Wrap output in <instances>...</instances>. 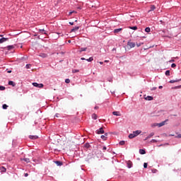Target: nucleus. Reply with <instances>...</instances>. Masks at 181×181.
I'll list each match as a JSON object with an SVG mask.
<instances>
[{"instance_id": "obj_1", "label": "nucleus", "mask_w": 181, "mask_h": 181, "mask_svg": "<svg viewBox=\"0 0 181 181\" xmlns=\"http://www.w3.org/2000/svg\"><path fill=\"white\" fill-rule=\"evenodd\" d=\"M33 86H34V87H37L38 88H43L42 83H37L35 82V83H33Z\"/></svg>"}, {"instance_id": "obj_2", "label": "nucleus", "mask_w": 181, "mask_h": 181, "mask_svg": "<svg viewBox=\"0 0 181 181\" xmlns=\"http://www.w3.org/2000/svg\"><path fill=\"white\" fill-rule=\"evenodd\" d=\"M96 133L100 135L101 134H104V129L103 127H100L99 129L96 131Z\"/></svg>"}, {"instance_id": "obj_3", "label": "nucleus", "mask_w": 181, "mask_h": 181, "mask_svg": "<svg viewBox=\"0 0 181 181\" xmlns=\"http://www.w3.org/2000/svg\"><path fill=\"white\" fill-rule=\"evenodd\" d=\"M127 46H129V47H131V49H132V47H135V42H128Z\"/></svg>"}, {"instance_id": "obj_4", "label": "nucleus", "mask_w": 181, "mask_h": 181, "mask_svg": "<svg viewBox=\"0 0 181 181\" xmlns=\"http://www.w3.org/2000/svg\"><path fill=\"white\" fill-rule=\"evenodd\" d=\"M168 121V119H166L164 122H162L160 123L157 124V127H159V128H160V127H163V125H165V124H166V122Z\"/></svg>"}, {"instance_id": "obj_5", "label": "nucleus", "mask_w": 181, "mask_h": 181, "mask_svg": "<svg viewBox=\"0 0 181 181\" xmlns=\"http://www.w3.org/2000/svg\"><path fill=\"white\" fill-rule=\"evenodd\" d=\"M127 168L129 169H131V168H132V161L131 160L127 161Z\"/></svg>"}, {"instance_id": "obj_6", "label": "nucleus", "mask_w": 181, "mask_h": 181, "mask_svg": "<svg viewBox=\"0 0 181 181\" xmlns=\"http://www.w3.org/2000/svg\"><path fill=\"white\" fill-rule=\"evenodd\" d=\"M78 29H80V27H75V28H72L71 30V33H73L74 32H77V30H78Z\"/></svg>"}, {"instance_id": "obj_7", "label": "nucleus", "mask_w": 181, "mask_h": 181, "mask_svg": "<svg viewBox=\"0 0 181 181\" xmlns=\"http://www.w3.org/2000/svg\"><path fill=\"white\" fill-rule=\"evenodd\" d=\"M142 131L141 130H136L133 132V134H134V135H136V136H138V135H139V134H141Z\"/></svg>"}, {"instance_id": "obj_8", "label": "nucleus", "mask_w": 181, "mask_h": 181, "mask_svg": "<svg viewBox=\"0 0 181 181\" xmlns=\"http://www.w3.org/2000/svg\"><path fill=\"white\" fill-rule=\"evenodd\" d=\"M6 40H8V38L6 37H2L0 39V45L2 43H4V42H6Z\"/></svg>"}, {"instance_id": "obj_9", "label": "nucleus", "mask_w": 181, "mask_h": 181, "mask_svg": "<svg viewBox=\"0 0 181 181\" xmlns=\"http://www.w3.org/2000/svg\"><path fill=\"white\" fill-rule=\"evenodd\" d=\"M155 9H156V6H155V5L151 6V8H150V10L148 11V13L152 12V11H155Z\"/></svg>"}, {"instance_id": "obj_10", "label": "nucleus", "mask_w": 181, "mask_h": 181, "mask_svg": "<svg viewBox=\"0 0 181 181\" xmlns=\"http://www.w3.org/2000/svg\"><path fill=\"white\" fill-rule=\"evenodd\" d=\"M113 115H115L116 117H121V114H119V112L115 111L112 112Z\"/></svg>"}, {"instance_id": "obj_11", "label": "nucleus", "mask_w": 181, "mask_h": 181, "mask_svg": "<svg viewBox=\"0 0 181 181\" xmlns=\"http://www.w3.org/2000/svg\"><path fill=\"white\" fill-rule=\"evenodd\" d=\"M136 136L135 134H134V132L129 135V139H133V138H136Z\"/></svg>"}, {"instance_id": "obj_12", "label": "nucleus", "mask_w": 181, "mask_h": 181, "mask_svg": "<svg viewBox=\"0 0 181 181\" xmlns=\"http://www.w3.org/2000/svg\"><path fill=\"white\" fill-rule=\"evenodd\" d=\"M153 135H155L154 132L151 133L146 139L145 141H146V139H149V138H152V136H153Z\"/></svg>"}, {"instance_id": "obj_13", "label": "nucleus", "mask_w": 181, "mask_h": 181, "mask_svg": "<svg viewBox=\"0 0 181 181\" xmlns=\"http://www.w3.org/2000/svg\"><path fill=\"white\" fill-rule=\"evenodd\" d=\"M8 86H12V87H15V86H16V84L15 83V82L10 81H8Z\"/></svg>"}, {"instance_id": "obj_14", "label": "nucleus", "mask_w": 181, "mask_h": 181, "mask_svg": "<svg viewBox=\"0 0 181 181\" xmlns=\"http://www.w3.org/2000/svg\"><path fill=\"white\" fill-rule=\"evenodd\" d=\"M122 30V28H117L114 30V33H119Z\"/></svg>"}, {"instance_id": "obj_15", "label": "nucleus", "mask_w": 181, "mask_h": 181, "mask_svg": "<svg viewBox=\"0 0 181 181\" xmlns=\"http://www.w3.org/2000/svg\"><path fill=\"white\" fill-rule=\"evenodd\" d=\"M145 100H146L147 101H152V100H153V97L152 96H147Z\"/></svg>"}, {"instance_id": "obj_16", "label": "nucleus", "mask_w": 181, "mask_h": 181, "mask_svg": "<svg viewBox=\"0 0 181 181\" xmlns=\"http://www.w3.org/2000/svg\"><path fill=\"white\" fill-rule=\"evenodd\" d=\"M29 138H30V139H37V138H39V136H33V135H30Z\"/></svg>"}, {"instance_id": "obj_17", "label": "nucleus", "mask_w": 181, "mask_h": 181, "mask_svg": "<svg viewBox=\"0 0 181 181\" xmlns=\"http://www.w3.org/2000/svg\"><path fill=\"white\" fill-rule=\"evenodd\" d=\"M139 153L140 155H145V153H146V151H145V150L144 149H139Z\"/></svg>"}, {"instance_id": "obj_18", "label": "nucleus", "mask_w": 181, "mask_h": 181, "mask_svg": "<svg viewBox=\"0 0 181 181\" xmlns=\"http://www.w3.org/2000/svg\"><path fill=\"white\" fill-rule=\"evenodd\" d=\"M0 170L1 172H3L4 173H5V172H6V168L4 166L0 167Z\"/></svg>"}, {"instance_id": "obj_19", "label": "nucleus", "mask_w": 181, "mask_h": 181, "mask_svg": "<svg viewBox=\"0 0 181 181\" xmlns=\"http://www.w3.org/2000/svg\"><path fill=\"white\" fill-rule=\"evenodd\" d=\"M40 57H42L43 59L47 57V54L45 53H41L40 54Z\"/></svg>"}, {"instance_id": "obj_20", "label": "nucleus", "mask_w": 181, "mask_h": 181, "mask_svg": "<svg viewBox=\"0 0 181 181\" xmlns=\"http://www.w3.org/2000/svg\"><path fill=\"white\" fill-rule=\"evenodd\" d=\"M23 160H24V162H26V163H29L30 162V159H29L28 158H25L23 159Z\"/></svg>"}, {"instance_id": "obj_21", "label": "nucleus", "mask_w": 181, "mask_h": 181, "mask_svg": "<svg viewBox=\"0 0 181 181\" xmlns=\"http://www.w3.org/2000/svg\"><path fill=\"white\" fill-rule=\"evenodd\" d=\"M15 46L13 45H8L7 46L8 50H12V49H14Z\"/></svg>"}, {"instance_id": "obj_22", "label": "nucleus", "mask_w": 181, "mask_h": 181, "mask_svg": "<svg viewBox=\"0 0 181 181\" xmlns=\"http://www.w3.org/2000/svg\"><path fill=\"white\" fill-rule=\"evenodd\" d=\"M87 50V47H81L80 48V50L79 52H86Z\"/></svg>"}, {"instance_id": "obj_23", "label": "nucleus", "mask_w": 181, "mask_h": 181, "mask_svg": "<svg viewBox=\"0 0 181 181\" xmlns=\"http://www.w3.org/2000/svg\"><path fill=\"white\" fill-rule=\"evenodd\" d=\"M86 62H93V60H94V58L93 57H90L88 59H86Z\"/></svg>"}, {"instance_id": "obj_24", "label": "nucleus", "mask_w": 181, "mask_h": 181, "mask_svg": "<svg viewBox=\"0 0 181 181\" xmlns=\"http://www.w3.org/2000/svg\"><path fill=\"white\" fill-rule=\"evenodd\" d=\"M145 32H146V33H149V32H151V28H149V27L146 28Z\"/></svg>"}, {"instance_id": "obj_25", "label": "nucleus", "mask_w": 181, "mask_h": 181, "mask_svg": "<svg viewBox=\"0 0 181 181\" xmlns=\"http://www.w3.org/2000/svg\"><path fill=\"white\" fill-rule=\"evenodd\" d=\"M129 29H132V30H136L138 29L137 26H132V27H129Z\"/></svg>"}, {"instance_id": "obj_26", "label": "nucleus", "mask_w": 181, "mask_h": 181, "mask_svg": "<svg viewBox=\"0 0 181 181\" xmlns=\"http://www.w3.org/2000/svg\"><path fill=\"white\" fill-rule=\"evenodd\" d=\"M55 163L57 165V166H62L63 165V163H62L60 161H56Z\"/></svg>"}, {"instance_id": "obj_27", "label": "nucleus", "mask_w": 181, "mask_h": 181, "mask_svg": "<svg viewBox=\"0 0 181 181\" xmlns=\"http://www.w3.org/2000/svg\"><path fill=\"white\" fill-rule=\"evenodd\" d=\"M2 108H3V110H7L8 105H7L6 104H4V105H2Z\"/></svg>"}, {"instance_id": "obj_28", "label": "nucleus", "mask_w": 181, "mask_h": 181, "mask_svg": "<svg viewBox=\"0 0 181 181\" xmlns=\"http://www.w3.org/2000/svg\"><path fill=\"white\" fill-rule=\"evenodd\" d=\"M119 144L121 145L122 146L125 145V141H120Z\"/></svg>"}, {"instance_id": "obj_29", "label": "nucleus", "mask_w": 181, "mask_h": 181, "mask_svg": "<svg viewBox=\"0 0 181 181\" xmlns=\"http://www.w3.org/2000/svg\"><path fill=\"white\" fill-rule=\"evenodd\" d=\"M30 67H32V64H28L25 65L26 69H30Z\"/></svg>"}, {"instance_id": "obj_30", "label": "nucleus", "mask_w": 181, "mask_h": 181, "mask_svg": "<svg viewBox=\"0 0 181 181\" xmlns=\"http://www.w3.org/2000/svg\"><path fill=\"white\" fill-rule=\"evenodd\" d=\"M165 76H170V71H169V70H167L166 71H165Z\"/></svg>"}, {"instance_id": "obj_31", "label": "nucleus", "mask_w": 181, "mask_h": 181, "mask_svg": "<svg viewBox=\"0 0 181 181\" xmlns=\"http://www.w3.org/2000/svg\"><path fill=\"white\" fill-rule=\"evenodd\" d=\"M5 86H0V91H4L5 90Z\"/></svg>"}, {"instance_id": "obj_32", "label": "nucleus", "mask_w": 181, "mask_h": 181, "mask_svg": "<svg viewBox=\"0 0 181 181\" xmlns=\"http://www.w3.org/2000/svg\"><path fill=\"white\" fill-rule=\"evenodd\" d=\"M92 118H93V119H97V115L93 114L92 115Z\"/></svg>"}, {"instance_id": "obj_33", "label": "nucleus", "mask_w": 181, "mask_h": 181, "mask_svg": "<svg viewBox=\"0 0 181 181\" xmlns=\"http://www.w3.org/2000/svg\"><path fill=\"white\" fill-rule=\"evenodd\" d=\"M101 139H103L104 141H106L107 140V136H105L104 135H102Z\"/></svg>"}, {"instance_id": "obj_34", "label": "nucleus", "mask_w": 181, "mask_h": 181, "mask_svg": "<svg viewBox=\"0 0 181 181\" xmlns=\"http://www.w3.org/2000/svg\"><path fill=\"white\" fill-rule=\"evenodd\" d=\"M144 168L145 169H146V168H148V163H144Z\"/></svg>"}, {"instance_id": "obj_35", "label": "nucleus", "mask_w": 181, "mask_h": 181, "mask_svg": "<svg viewBox=\"0 0 181 181\" xmlns=\"http://www.w3.org/2000/svg\"><path fill=\"white\" fill-rule=\"evenodd\" d=\"M65 83H66V84H69L70 83V80L69 78H66L65 80Z\"/></svg>"}, {"instance_id": "obj_36", "label": "nucleus", "mask_w": 181, "mask_h": 181, "mask_svg": "<svg viewBox=\"0 0 181 181\" xmlns=\"http://www.w3.org/2000/svg\"><path fill=\"white\" fill-rule=\"evenodd\" d=\"M171 67L172 69H175V67H176V64H172Z\"/></svg>"}, {"instance_id": "obj_37", "label": "nucleus", "mask_w": 181, "mask_h": 181, "mask_svg": "<svg viewBox=\"0 0 181 181\" xmlns=\"http://www.w3.org/2000/svg\"><path fill=\"white\" fill-rule=\"evenodd\" d=\"M103 152H105V151H107V147L106 146H103Z\"/></svg>"}, {"instance_id": "obj_38", "label": "nucleus", "mask_w": 181, "mask_h": 181, "mask_svg": "<svg viewBox=\"0 0 181 181\" xmlns=\"http://www.w3.org/2000/svg\"><path fill=\"white\" fill-rule=\"evenodd\" d=\"M179 81H181V78H180V79H175V83H179Z\"/></svg>"}, {"instance_id": "obj_39", "label": "nucleus", "mask_w": 181, "mask_h": 181, "mask_svg": "<svg viewBox=\"0 0 181 181\" xmlns=\"http://www.w3.org/2000/svg\"><path fill=\"white\" fill-rule=\"evenodd\" d=\"M169 83H170V84H173V83H175V80H170Z\"/></svg>"}, {"instance_id": "obj_40", "label": "nucleus", "mask_w": 181, "mask_h": 181, "mask_svg": "<svg viewBox=\"0 0 181 181\" xmlns=\"http://www.w3.org/2000/svg\"><path fill=\"white\" fill-rule=\"evenodd\" d=\"M59 115H60V114L57 113V114L55 115V117H56L57 118H59Z\"/></svg>"}, {"instance_id": "obj_41", "label": "nucleus", "mask_w": 181, "mask_h": 181, "mask_svg": "<svg viewBox=\"0 0 181 181\" xmlns=\"http://www.w3.org/2000/svg\"><path fill=\"white\" fill-rule=\"evenodd\" d=\"M175 138H181V134H178V135L175 136Z\"/></svg>"}, {"instance_id": "obj_42", "label": "nucleus", "mask_w": 181, "mask_h": 181, "mask_svg": "<svg viewBox=\"0 0 181 181\" xmlns=\"http://www.w3.org/2000/svg\"><path fill=\"white\" fill-rule=\"evenodd\" d=\"M24 176H25V177H28L29 176V174L25 173V174H24Z\"/></svg>"}, {"instance_id": "obj_43", "label": "nucleus", "mask_w": 181, "mask_h": 181, "mask_svg": "<svg viewBox=\"0 0 181 181\" xmlns=\"http://www.w3.org/2000/svg\"><path fill=\"white\" fill-rule=\"evenodd\" d=\"M69 25H71V26H73V25H74V22H69Z\"/></svg>"}, {"instance_id": "obj_44", "label": "nucleus", "mask_w": 181, "mask_h": 181, "mask_svg": "<svg viewBox=\"0 0 181 181\" xmlns=\"http://www.w3.org/2000/svg\"><path fill=\"white\" fill-rule=\"evenodd\" d=\"M169 62H170V63H174L175 59H171V60H170Z\"/></svg>"}, {"instance_id": "obj_45", "label": "nucleus", "mask_w": 181, "mask_h": 181, "mask_svg": "<svg viewBox=\"0 0 181 181\" xmlns=\"http://www.w3.org/2000/svg\"><path fill=\"white\" fill-rule=\"evenodd\" d=\"M151 142H157L156 139H152Z\"/></svg>"}, {"instance_id": "obj_46", "label": "nucleus", "mask_w": 181, "mask_h": 181, "mask_svg": "<svg viewBox=\"0 0 181 181\" xmlns=\"http://www.w3.org/2000/svg\"><path fill=\"white\" fill-rule=\"evenodd\" d=\"M74 73H78V70L75 69V71H74Z\"/></svg>"}, {"instance_id": "obj_47", "label": "nucleus", "mask_w": 181, "mask_h": 181, "mask_svg": "<svg viewBox=\"0 0 181 181\" xmlns=\"http://www.w3.org/2000/svg\"><path fill=\"white\" fill-rule=\"evenodd\" d=\"M137 47H139L141 46V43L136 44Z\"/></svg>"}, {"instance_id": "obj_48", "label": "nucleus", "mask_w": 181, "mask_h": 181, "mask_svg": "<svg viewBox=\"0 0 181 181\" xmlns=\"http://www.w3.org/2000/svg\"><path fill=\"white\" fill-rule=\"evenodd\" d=\"M81 60H87V59L84 57H82V58H81Z\"/></svg>"}, {"instance_id": "obj_49", "label": "nucleus", "mask_w": 181, "mask_h": 181, "mask_svg": "<svg viewBox=\"0 0 181 181\" xmlns=\"http://www.w3.org/2000/svg\"><path fill=\"white\" fill-rule=\"evenodd\" d=\"M99 64H104V62H99Z\"/></svg>"}, {"instance_id": "obj_50", "label": "nucleus", "mask_w": 181, "mask_h": 181, "mask_svg": "<svg viewBox=\"0 0 181 181\" xmlns=\"http://www.w3.org/2000/svg\"><path fill=\"white\" fill-rule=\"evenodd\" d=\"M40 32H45V29L40 30Z\"/></svg>"}, {"instance_id": "obj_51", "label": "nucleus", "mask_w": 181, "mask_h": 181, "mask_svg": "<svg viewBox=\"0 0 181 181\" xmlns=\"http://www.w3.org/2000/svg\"><path fill=\"white\" fill-rule=\"evenodd\" d=\"M158 88H163V86H160L159 87H158Z\"/></svg>"}, {"instance_id": "obj_52", "label": "nucleus", "mask_w": 181, "mask_h": 181, "mask_svg": "<svg viewBox=\"0 0 181 181\" xmlns=\"http://www.w3.org/2000/svg\"><path fill=\"white\" fill-rule=\"evenodd\" d=\"M58 35H59V36H63V34H62V33H59Z\"/></svg>"}, {"instance_id": "obj_53", "label": "nucleus", "mask_w": 181, "mask_h": 181, "mask_svg": "<svg viewBox=\"0 0 181 181\" xmlns=\"http://www.w3.org/2000/svg\"><path fill=\"white\" fill-rule=\"evenodd\" d=\"M177 88H181V85L180 86H178L176 87Z\"/></svg>"}, {"instance_id": "obj_54", "label": "nucleus", "mask_w": 181, "mask_h": 181, "mask_svg": "<svg viewBox=\"0 0 181 181\" xmlns=\"http://www.w3.org/2000/svg\"><path fill=\"white\" fill-rule=\"evenodd\" d=\"M108 62H110V61H108V60H105V63H108Z\"/></svg>"}, {"instance_id": "obj_55", "label": "nucleus", "mask_w": 181, "mask_h": 181, "mask_svg": "<svg viewBox=\"0 0 181 181\" xmlns=\"http://www.w3.org/2000/svg\"><path fill=\"white\" fill-rule=\"evenodd\" d=\"M7 73H12V71H8Z\"/></svg>"}, {"instance_id": "obj_56", "label": "nucleus", "mask_w": 181, "mask_h": 181, "mask_svg": "<svg viewBox=\"0 0 181 181\" xmlns=\"http://www.w3.org/2000/svg\"><path fill=\"white\" fill-rule=\"evenodd\" d=\"M152 90H156V88L154 87V88H152Z\"/></svg>"}, {"instance_id": "obj_57", "label": "nucleus", "mask_w": 181, "mask_h": 181, "mask_svg": "<svg viewBox=\"0 0 181 181\" xmlns=\"http://www.w3.org/2000/svg\"><path fill=\"white\" fill-rule=\"evenodd\" d=\"M98 107H95V110H97Z\"/></svg>"}, {"instance_id": "obj_58", "label": "nucleus", "mask_w": 181, "mask_h": 181, "mask_svg": "<svg viewBox=\"0 0 181 181\" xmlns=\"http://www.w3.org/2000/svg\"><path fill=\"white\" fill-rule=\"evenodd\" d=\"M112 93V94H114L115 92H111Z\"/></svg>"}, {"instance_id": "obj_59", "label": "nucleus", "mask_w": 181, "mask_h": 181, "mask_svg": "<svg viewBox=\"0 0 181 181\" xmlns=\"http://www.w3.org/2000/svg\"><path fill=\"white\" fill-rule=\"evenodd\" d=\"M34 162H36V160H33Z\"/></svg>"}, {"instance_id": "obj_60", "label": "nucleus", "mask_w": 181, "mask_h": 181, "mask_svg": "<svg viewBox=\"0 0 181 181\" xmlns=\"http://www.w3.org/2000/svg\"><path fill=\"white\" fill-rule=\"evenodd\" d=\"M112 50H115V48H113V49Z\"/></svg>"}, {"instance_id": "obj_61", "label": "nucleus", "mask_w": 181, "mask_h": 181, "mask_svg": "<svg viewBox=\"0 0 181 181\" xmlns=\"http://www.w3.org/2000/svg\"><path fill=\"white\" fill-rule=\"evenodd\" d=\"M105 135H107V133H105Z\"/></svg>"}, {"instance_id": "obj_62", "label": "nucleus", "mask_w": 181, "mask_h": 181, "mask_svg": "<svg viewBox=\"0 0 181 181\" xmlns=\"http://www.w3.org/2000/svg\"><path fill=\"white\" fill-rule=\"evenodd\" d=\"M86 146H87V144H86Z\"/></svg>"}, {"instance_id": "obj_63", "label": "nucleus", "mask_w": 181, "mask_h": 181, "mask_svg": "<svg viewBox=\"0 0 181 181\" xmlns=\"http://www.w3.org/2000/svg\"><path fill=\"white\" fill-rule=\"evenodd\" d=\"M86 146H87V144H86Z\"/></svg>"}]
</instances>
